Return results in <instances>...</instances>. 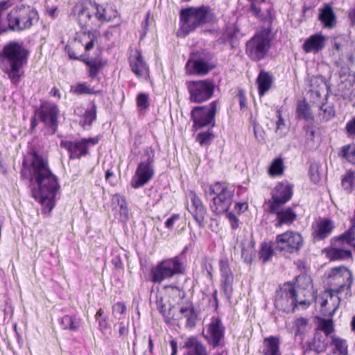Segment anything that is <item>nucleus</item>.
Returning <instances> with one entry per match:
<instances>
[{
	"label": "nucleus",
	"instance_id": "27",
	"mask_svg": "<svg viewBox=\"0 0 355 355\" xmlns=\"http://www.w3.org/2000/svg\"><path fill=\"white\" fill-rule=\"evenodd\" d=\"M274 80L272 74L264 70H261L257 78V83L258 85L259 95L263 96L271 87Z\"/></svg>",
	"mask_w": 355,
	"mask_h": 355
},
{
	"label": "nucleus",
	"instance_id": "15",
	"mask_svg": "<svg viewBox=\"0 0 355 355\" xmlns=\"http://www.w3.org/2000/svg\"><path fill=\"white\" fill-rule=\"evenodd\" d=\"M96 2L91 0H83L76 3L73 9L74 15L76 16L78 24L82 28L88 26L94 14Z\"/></svg>",
	"mask_w": 355,
	"mask_h": 355
},
{
	"label": "nucleus",
	"instance_id": "35",
	"mask_svg": "<svg viewBox=\"0 0 355 355\" xmlns=\"http://www.w3.org/2000/svg\"><path fill=\"white\" fill-rule=\"evenodd\" d=\"M296 114L299 119H304L307 121L313 119L309 105L304 100L297 103Z\"/></svg>",
	"mask_w": 355,
	"mask_h": 355
},
{
	"label": "nucleus",
	"instance_id": "3",
	"mask_svg": "<svg viewBox=\"0 0 355 355\" xmlns=\"http://www.w3.org/2000/svg\"><path fill=\"white\" fill-rule=\"evenodd\" d=\"M329 277L332 278L338 287L335 291L331 290L327 292L321 297V312L325 316H332L335 313L340 302L338 293L345 288L349 290L353 283L352 273L345 266L332 268Z\"/></svg>",
	"mask_w": 355,
	"mask_h": 355
},
{
	"label": "nucleus",
	"instance_id": "17",
	"mask_svg": "<svg viewBox=\"0 0 355 355\" xmlns=\"http://www.w3.org/2000/svg\"><path fill=\"white\" fill-rule=\"evenodd\" d=\"M225 327L219 318H213L208 325L206 334H203L208 344L214 348L220 345L224 338Z\"/></svg>",
	"mask_w": 355,
	"mask_h": 355
},
{
	"label": "nucleus",
	"instance_id": "44",
	"mask_svg": "<svg viewBox=\"0 0 355 355\" xmlns=\"http://www.w3.org/2000/svg\"><path fill=\"white\" fill-rule=\"evenodd\" d=\"M321 166L318 162H312L309 167V175L311 180L314 183L317 184L320 180V169Z\"/></svg>",
	"mask_w": 355,
	"mask_h": 355
},
{
	"label": "nucleus",
	"instance_id": "56",
	"mask_svg": "<svg viewBox=\"0 0 355 355\" xmlns=\"http://www.w3.org/2000/svg\"><path fill=\"white\" fill-rule=\"evenodd\" d=\"M96 6L94 8V15L96 18H97L99 21H109V19L105 16V9L103 8L99 4L96 3Z\"/></svg>",
	"mask_w": 355,
	"mask_h": 355
},
{
	"label": "nucleus",
	"instance_id": "41",
	"mask_svg": "<svg viewBox=\"0 0 355 355\" xmlns=\"http://www.w3.org/2000/svg\"><path fill=\"white\" fill-rule=\"evenodd\" d=\"M193 72L200 74H207L211 69L208 63L202 59H198L193 62Z\"/></svg>",
	"mask_w": 355,
	"mask_h": 355
},
{
	"label": "nucleus",
	"instance_id": "6",
	"mask_svg": "<svg viewBox=\"0 0 355 355\" xmlns=\"http://www.w3.org/2000/svg\"><path fill=\"white\" fill-rule=\"evenodd\" d=\"M234 189L219 182L210 185L207 195H216L212 198L210 209L216 215L227 213L232 204Z\"/></svg>",
	"mask_w": 355,
	"mask_h": 355
},
{
	"label": "nucleus",
	"instance_id": "43",
	"mask_svg": "<svg viewBox=\"0 0 355 355\" xmlns=\"http://www.w3.org/2000/svg\"><path fill=\"white\" fill-rule=\"evenodd\" d=\"M273 249L272 246L267 243L261 244V248L259 251V258L263 263L268 261L273 255Z\"/></svg>",
	"mask_w": 355,
	"mask_h": 355
},
{
	"label": "nucleus",
	"instance_id": "34",
	"mask_svg": "<svg viewBox=\"0 0 355 355\" xmlns=\"http://www.w3.org/2000/svg\"><path fill=\"white\" fill-rule=\"evenodd\" d=\"M80 320L75 315H66L60 320V324L63 329L77 331L80 327Z\"/></svg>",
	"mask_w": 355,
	"mask_h": 355
},
{
	"label": "nucleus",
	"instance_id": "39",
	"mask_svg": "<svg viewBox=\"0 0 355 355\" xmlns=\"http://www.w3.org/2000/svg\"><path fill=\"white\" fill-rule=\"evenodd\" d=\"M284 168L283 159L281 157H277L272 162L268 173L271 176H279L283 174Z\"/></svg>",
	"mask_w": 355,
	"mask_h": 355
},
{
	"label": "nucleus",
	"instance_id": "19",
	"mask_svg": "<svg viewBox=\"0 0 355 355\" xmlns=\"http://www.w3.org/2000/svg\"><path fill=\"white\" fill-rule=\"evenodd\" d=\"M272 199L268 201L269 205H284L293 196V186L287 184L278 183L272 191Z\"/></svg>",
	"mask_w": 355,
	"mask_h": 355
},
{
	"label": "nucleus",
	"instance_id": "59",
	"mask_svg": "<svg viewBox=\"0 0 355 355\" xmlns=\"http://www.w3.org/2000/svg\"><path fill=\"white\" fill-rule=\"evenodd\" d=\"M345 130L348 135L355 137V116L347 123Z\"/></svg>",
	"mask_w": 355,
	"mask_h": 355
},
{
	"label": "nucleus",
	"instance_id": "23",
	"mask_svg": "<svg viewBox=\"0 0 355 355\" xmlns=\"http://www.w3.org/2000/svg\"><path fill=\"white\" fill-rule=\"evenodd\" d=\"M330 342L331 337H328L322 331H315L312 341L309 344V347L311 350L319 354L327 349V347L330 345Z\"/></svg>",
	"mask_w": 355,
	"mask_h": 355
},
{
	"label": "nucleus",
	"instance_id": "36",
	"mask_svg": "<svg viewBox=\"0 0 355 355\" xmlns=\"http://www.w3.org/2000/svg\"><path fill=\"white\" fill-rule=\"evenodd\" d=\"M355 227H352L343 234L334 239L335 245H339L343 243H347L349 245H353V242L355 241Z\"/></svg>",
	"mask_w": 355,
	"mask_h": 355
},
{
	"label": "nucleus",
	"instance_id": "37",
	"mask_svg": "<svg viewBox=\"0 0 355 355\" xmlns=\"http://www.w3.org/2000/svg\"><path fill=\"white\" fill-rule=\"evenodd\" d=\"M341 184L347 193L352 192L355 189V171H347L342 178Z\"/></svg>",
	"mask_w": 355,
	"mask_h": 355
},
{
	"label": "nucleus",
	"instance_id": "40",
	"mask_svg": "<svg viewBox=\"0 0 355 355\" xmlns=\"http://www.w3.org/2000/svg\"><path fill=\"white\" fill-rule=\"evenodd\" d=\"M71 92L77 95L95 94L99 92L89 87L86 83H78L76 85L71 87Z\"/></svg>",
	"mask_w": 355,
	"mask_h": 355
},
{
	"label": "nucleus",
	"instance_id": "24",
	"mask_svg": "<svg viewBox=\"0 0 355 355\" xmlns=\"http://www.w3.org/2000/svg\"><path fill=\"white\" fill-rule=\"evenodd\" d=\"M318 19L325 28H332L336 23V15L329 4H324L320 8Z\"/></svg>",
	"mask_w": 355,
	"mask_h": 355
},
{
	"label": "nucleus",
	"instance_id": "16",
	"mask_svg": "<svg viewBox=\"0 0 355 355\" xmlns=\"http://www.w3.org/2000/svg\"><path fill=\"white\" fill-rule=\"evenodd\" d=\"M59 110L54 104H42L40 108L35 110V115H37L40 121L49 126L52 133H55L58 126V115Z\"/></svg>",
	"mask_w": 355,
	"mask_h": 355
},
{
	"label": "nucleus",
	"instance_id": "12",
	"mask_svg": "<svg viewBox=\"0 0 355 355\" xmlns=\"http://www.w3.org/2000/svg\"><path fill=\"white\" fill-rule=\"evenodd\" d=\"M275 243L279 252L297 253L303 245V239L298 232L287 231L276 236Z\"/></svg>",
	"mask_w": 355,
	"mask_h": 355
},
{
	"label": "nucleus",
	"instance_id": "14",
	"mask_svg": "<svg viewBox=\"0 0 355 355\" xmlns=\"http://www.w3.org/2000/svg\"><path fill=\"white\" fill-rule=\"evenodd\" d=\"M99 141L98 137L84 138L76 141H61L60 146L66 148L72 155H85L90 153V148Z\"/></svg>",
	"mask_w": 355,
	"mask_h": 355
},
{
	"label": "nucleus",
	"instance_id": "7",
	"mask_svg": "<svg viewBox=\"0 0 355 355\" xmlns=\"http://www.w3.org/2000/svg\"><path fill=\"white\" fill-rule=\"evenodd\" d=\"M185 268L180 256L164 259L150 270V278L153 283H161L164 279L176 275H184Z\"/></svg>",
	"mask_w": 355,
	"mask_h": 355
},
{
	"label": "nucleus",
	"instance_id": "46",
	"mask_svg": "<svg viewBox=\"0 0 355 355\" xmlns=\"http://www.w3.org/2000/svg\"><path fill=\"white\" fill-rule=\"evenodd\" d=\"M320 116H321L323 120L327 121L330 120L335 115L334 107L332 105H327L325 104H322L320 107Z\"/></svg>",
	"mask_w": 355,
	"mask_h": 355
},
{
	"label": "nucleus",
	"instance_id": "13",
	"mask_svg": "<svg viewBox=\"0 0 355 355\" xmlns=\"http://www.w3.org/2000/svg\"><path fill=\"white\" fill-rule=\"evenodd\" d=\"M155 173L153 157H148L146 160L141 162L138 164L131 180V187L134 189L142 187L153 179Z\"/></svg>",
	"mask_w": 355,
	"mask_h": 355
},
{
	"label": "nucleus",
	"instance_id": "22",
	"mask_svg": "<svg viewBox=\"0 0 355 355\" xmlns=\"http://www.w3.org/2000/svg\"><path fill=\"white\" fill-rule=\"evenodd\" d=\"M326 37L321 34H314L308 37L302 44V49L306 53H317L325 46Z\"/></svg>",
	"mask_w": 355,
	"mask_h": 355
},
{
	"label": "nucleus",
	"instance_id": "8",
	"mask_svg": "<svg viewBox=\"0 0 355 355\" xmlns=\"http://www.w3.org/2000/svg\"><path fill=\"white\" fill-rule=\"evenodd\" d=\"M270 30L256 33L245 45V53L253 61L263 59L270 48Z\"/></svg>",
	"mask_w": 355,
	"mask_h": 355
},
{
	"label": "nucleus",
	"instance_id": "26",
	"mask_svg": "<svg viewBox=\"0 0 355 355\" xmlns=\"http://www.w3.org/2000/svg\"><path fill=\"white\" fill-rule=\"evenodd\" d=\"M334 228V223L329 218H324L317 224V229L313 233L317 240H323L328 237Z\"/></svg>",
	"mask_w": 355,
	"mask_h": 355
},
{
	"label": "nucleus",
	"instance_id": "64",
	"mask_svg": "<svg viewBox=\"0 0 355 355\" xmlns=\"http://www.w3.org/2000/svg\"><path fill=\"white\" fill-rule=\"evenodd\" d=\"M248 207L246 202H236L234 206L235 210L239 213L244 212Z\"/></svg>",
	"mask_w": 355,
	"mask_h": 355
},
{
	"label": "nucleus",
	"instance_id": "32",
	"mask_svg": "<svg viewBox=\"0 0 355 355\" xmlns=\"http://www.w3.org/2000/svg\"><path fill=\"white\" fill-rule=\"evenodd\" d=\"M330 345L332 347V352L337 355H347L348 346L345 340L336 336H331Z\"/></svg>",
	"mask_w": 355,
	"mask_h": 355
},
{
	"label": "nucleus",
	"instance_id": "42",
	"mask_svg": "<svg viewBox=\"0 0 355 355\" xmlns=\"http://www.w3.org/2000/svg\"><path fill=\"white\" fill-rule=\"evenodd\" d=\"M254 254V250L252 243L249 244L247 248L243 243H241V257L246 263L250 264L252 263Z\"/></svg>",
	"mask_w": 355,
	"mask_h": 355
},
{
	"label": "nucleus",
	"instance_id": "5",
	"mask_svg": "<svg viewBox=\"0 0 355 355\" xmlns=\"http://www.w3.org/2000/svg\"><path fill=\"white\" fill-rule=\"evenodd\" d=\"M39 19L37 11L31 7L21 4L12 8L7 15L8 31L20 32L30 29Z\"/></svg>",
	"mask_w": 355,
	"mask_h": 355
},
{
	"label": "nucleus",
	"instance_id": "18",
	"mask_svg": "<svg viewBox=\"0 0 355 355\" xmlns=\"http://www.w3.org/2000/svg\"><path fill=\"white\" fill-rule=\"evenodd\" d=\"M281 206L269 205L268 207L269 213L277 216V223L275 224L276 227L283 225H290L297 218V214L292 207L281 208Z\"/></svg>",
	"mask_w": 355,
	"mask_h": 355
},
{
	"label": "nucleus",
	"instance_id": "51",
	"mask_svg": "<svg viewBox=\"0 0 355 355\" xmlns=\"http://www.w3.org/2000/svg\"><path fill=\"white\" fill-rule=\"evenodd\" d=\"M234 277H221V288L225 295L229 296L232 293V284Z\"/></svg>",
	"mask_w": 355,
	"mask_h": 355
},
{
	"label": "nucleus",
	"instance_id": "28",
	"mask_svg": "<svg viewBox=\"0 0 355 355\" xmlns=\"http://www.w3.org/2000/svg\"><path fill=\"white\" fill-rule=\"evenodd\" d=\"M130 65L132 72L138 77L143 76L148 72L147 65L139 52L137 53V55L135 58H130Z\"/></svg>",
	"mask_w": 355,
	"mask_h": 355
},
{
	"label": "nucleus",
	"instance_id": "33",
	"mask_svg": "<svg viewBox=\"0 0 355 355\" xmlns=\"http://www.w3.org/2000/svg\"><path fill=\"white\" fill-rule=\"evenodd\" d=\"M327 256L331 261L349 259L352 257L351 250H344L338 247L329 249L327 251Z\"/></svg>",
	"mask_w": 355,
	"mask_h": 355
},
{
	"label": "nucleus",
	"instance_id": "38",
	"mask_svg": "<svg viewBox=\"0 0 355 355\" xmlns=\"http://www.w3.org/2000/svg\"><path fill=\"white\" fill-rule=\"evenodd\" d=\"M250 12L254 16H255L257 18H258V19H259L261 20L268 21L270 23H271V21L272 20L271 9L270 8H268L267 9L268 16H265L262 13L261 8L257 5L255 1H252L251 2L250 7Z\"/></svg>",
	"mask_w": 355,
	"mask_h": 355
},
{
	"label": "nucleus",
	"instance_id": "50",
	"mask_svg": "<svg viewBox=\"0 0 355 355\" xmlns=\"http://www.w3.org/2000/svg\"><path fill=\"white\" fill-rule=\"evenodd\" d=\"M220 271L221 277H232L233 274L230 269L228 261L226 259H220L219 261Z\"/></svg>",
	"mask_w": 355,
	"mask_h": 355
},
{
	"label": "nucleus",
	"instance_id": "49",
	"mask_svg": "<svg viewBox=\"0 0 355 355\" xmlns=\"http://www.w3.org/2000/svg\"><path fill=\"white\" fill-rule=\"evenodd\" d=\"M316 331H323L328 337L334 331V325L331 320H323L321 321Z\"/></svg>",
	"mask_w": 355,
	"mask_h": 355
},
{
	"label": "nucleus",
	"instance_id": "11",
	"mask_svg": "<svg viewBox=\"0 0 355 355\" xmlns=\"http://www.w3.org/2000/svg\"><path fill=\"white\" fill-rule=\"evenodd\" d=\"M217 103L218 101H214L208 106H196L192 109L191 118L193 122V128L198 130L209 125H215Z\"/></svg>",
	"mask_w": 355,
	"mask_h": 355
},
{
	"label": "nucleus",
	"instance_id": "31",
	"mask_svg": "<svg viewBox=\"0 0 355 355\" xmlns=\"http://www.w3.org/2000/svg\"><path fill=\"white\" fill-rule=\"evenodd\" d=\"M180 312L187 319L185 326L188 329H193L196 324L197 313L191 304L189 306H182L180 308Z\"/></svg>",
	"mask_w": 355,
	"mask_h": 355
},
{
	"label": "nucleus",
	"instance_id": "2",
	"mask_svg": "<svg viewBox=\"0 0 355 355\" xmlns=\"http://www.w3.org/2000/svg\"><path fill=\"white\" fill-rule=\"evenodd\" d=\"M28 55L29 51L17 42H10L0 52V68L12 84L17 85L20 82L21 69L27 63Z\"/></svg>",
	"mask_w": 355,
	"mask_h": 355
},
{
	"label": "nucleus",
	"instance_id": "61",
	"mask_svg": "<svg viewBox=\"0 0 355 355\" xmlns=\"http://www.w3.org/2000/svg\"><path fill=\"white\" fill-rule=\"evenodd\" d=\"M98 323V329L101 331L103 332L109 327L107 316L96 320Z\"/></svg>",
	"mask_w": 355,
	"mask_h": 355
},
{
	"label": "nucleus",
	"instance_id": "25",
	"mask_svg": "<svg viewBox=\"0 0 355 355\" xmlns=\"http://www.w3.org/2000/svg\"><path fill=\"white\" fill-rule=\"evenodd\" d=\"M263 344V355H282L279 337L270 336L265 338Z\"/></svg>",
	"mask_w": 355,
	"mask_h": 355
},
{
	"label": "nucleus",
	"instance_id": "45",
	"mask_svg": "<svg viewBox=\"0 0 355 355\" xmlns=\"http://www.w3.org/2000/svg\"><path fill=\"white\" fill-rule=\"evenodd\" d=\"M85 125H91L94 121L96 119V105L92 103L91 109H87L83 115Z\"/></svg>",
	"mask_w": 355,
	"mask_h": 355
},
{
	"label": "nucleus",
	"instance_id": "30",
	"mask_svg": "<svg viewBox=\"0 0 355 355\" xmlns=\"http://www.w3.org/2000/svg\"><path fill=\"white\" fill-rule=\"evenodd\" d=\"M83 62L89 67V76L94 79L100 73L105 65V63L99 58H87L83 60Z\"/></svg>",
	"mask_w": 355,
	"mask_h": 355
},
{
	"label": "nucleus",
	"instance_id": "54",
	"mask_svg": "<svg viewBox=\"0 0 355 355\" xmlns=\"http://www.w3.org/2000/svg\"><path fill=\"white\" fill-rule=\"evenodd\" d=\"M137 105L142 109L146 110L149 107L148 96L144 93H140L137 97Z\"/></svg>",
	"mask_w": 355,
	"mask_h": 355
},
{
	"label": "nucleus",
	"instance_id": "47",
	"mask_svg": "<svg viewBox=\"0 0 355 355\" xmlns=\"http://www.w3.org/2000/svg\"><path fill=\"white\" fill-rule=\"evenodd\" d=\"M214 135L211 130H207L201 133H199L197 136L196 140L200 143L201 146H207L213 140Z\"/></svg>",
	"mask_w": 355,
	"mask_h": 355
},
{
	"label": "nucleus",
	"instance_id": "21",
	"mask_svg": "<svg viewBox=\"0 0 355 355\" xmlns=\"http://www.w3.org/2000/svg\"><path fill=\"white\" fill-rule=\"evenodd\" d=\"M189 198L191 201V208L189 209L195 220L200 227L204 226L206 209L202 205L200 198L193 191L189 193Z\"/></svg>",
	"mask_w": 355,
	"mask_h": 355
},
{
	"label": "nucleus",
	"instance_id": "48",
	"mask_svg": "<svg viewBox=\"0 0 355 355\" xmlns=\"http://www.w3.org/2000/svg\"><path fill=\"white\" fill-rule=\"evenodd\" d=\"M85 34L87 35V37L89 39V42H88L85 46V51H89L94 48V42L99 36L100 33L97 30H91L87 32H85Z\"/></svg>",
	"mask_w": 355,
	"mask_h": 355
},
{
	"label": "nucleus",
	"instance_id": "53",
	"mask_svg": "<svg viewBox=\"0 0 355 355\" xmlns=\"http://www.w3.org/2000/svg\"><path fill=\"white\" fill-rule=\"evenodd\" d=\"M345 40L343 37L339 36L334 37L331 40V45L334 51L333 53L335 54V51H336L337 53L341 52L343 51V46H345Z\"/></svg>",
	"mask_w": 355,
	"mask_h": 355
},
{
	"label": "nucleus",
	"instance_id": "62",
	"mask_svg": "<svg viewBox=\"0 0 355 355\" xmlns=\"http://www.w3.org/2000/svg\"><path fill=\"white\" fill-rule=\"evenodd\" d=\"M180 215L178 214H174L171 217L168 218L165 222V227L168 230H172L175 221L179 220Z\"/></svg>",
	"mask_w": 355,
	"mask_h": 355
},
{
	"label": "nucleus",
	"instance_id": "29",
	"mask_svg": "<svg viewBox=\"0 0 355 355\" xmlns=\"http://www.w3.org/2000/svg\"><path fill=\"white\" fill-rule=\"evenodd\" d=\"M239 29L234 24H230L227 26L225 32L221 36V40L224 42L229 43L232 48H236L238 44V35Z\"/></svg>",
	"mask_w": 355,
	"mask_h": 355
},
{
	"label": "nucleus",
	"instance_id": "63",
	"mask_svg": "<svg viewBox=\"0 0 355 355\" xmlns=\"http://www.w3.org/2000/svg\"><path fill=\"white\" fill-rule=\"evenodd\" d=\"M237 96L239 99V105L241 109H243L246 106V98L245 96V92L243 89H239Z\"/></svg>",
	"mask_w": 355,
	"mask_h": 355
},
{
	"label": "nucleus",
	"instance_id": "58",
	"mask_svg": "<svg viewBox=\"0 0 355 355\" xmlns=\"http://www.w3.org/2000/svg\"><path fill=\"white\" fill-rule=\"evenodd\" d=\"M156 305H157V309H158L159 313L164 317L167 318L168 315H167V312H166V305L164 303L163 300H162V297H160L159 299L158 298L157 299V300H156Z\"/></svg>",
	"mask_w": 355,
	"mask_h": 355
},
{
	"label": "nucleus",
	"instance_id": "52",
	"mask_svg": "<svg viewBox=\"0 0 355 355\" xmlns=\"http://www.w3.org/2000/svg\"><path fill=\"white\" fill-rule=\"evenodd\" d=\"M294 324L296 328L295 334H301L306 331L308 320L304 318H300L295 321Z\"/></svg>",
	"mask_w": 355,
	"mask_h": 355
},
{
	"label": "nucleus",
	"instance_id": "9",
	"mask_svg": "<svg viewBox=\"0 0 355 355\" xmlns=\"http://www.w3.org/2000/svg\"><path fill=\"white\" fill-rule=\"evenodd\" d=\"M215 86L214 80L211 79L188 82L190 102L202 103L209 100L214 95Z\"/></svg>",
	"mask_w": 355,
	"mask_h": 355
},
{
	"label": "nucleus",
	"instance_id": "57",
	"mask_svg": "<svg viewBox=\"0 0 355 355\" xmlns=\"http://www.w3.org/2000/svg\"><path fill=\"white\" fill-rule=\"evenodd\" d=\"M339 155H355V144H351L344 146Z\"/></svg>",
	"mask_w": 355,
	"mask_h": 355
},
{
	"label": "nucleus",
	"instance_id": "20",
	"mask_svg": "<svg viewBox=\"0 0 355 355\" xmlns=\"http://www.w3.org/2000/svg\"><path fill=\"white\" fill-rule=\"evenodd\" d=\"M180 348L185 350L183 355H209L206 346L195 336L186 338Z\"/></svg>",
	"mask_w": 355,
	"mask_h": 355
},
{
	"label": "nucleus",
	"instance_id": "55",
	"mask_svg": "<svg viewBox=\"0 0 355 355\" xmlns=\"http://www.w3.org/2000/svg\"><path fill=\"white\" fill-rule=\"evenodd\" d=\"M226 217L229 220L231 228L232 230H236L239 227L240 221L239 218L232 212H227Z\"/></svg>",
	"mask_w": 355,
	"mask_h": 355
},
{
	"label": "nucleus",
	"instance_id": "4",
	"mask_svg": "<svg viewBox=\"0 0 355 355\" xmlns=\"http://www.w3.org/2000/svg\"><path fill=\"white\" fill-rule=\"evenodd\" d=\"M180 18V31L185 37L198 27L214 21L215 15L209 6H201L182 9Z\"/></svg>",
	"mask_w": 355,
	"mask_h": 355
},
{
	"label": "nucleus",
	"instance_id": "10",
	"mask_svg": "<svg viewBox=\"0 0 355 355\" xmlns=\"http://www.w3.org/2000/svg\"><path fill=\"white\" fill-rule=\"evenodd\" d=\"M297 305V292L295 286L290 282L283 284L276 291L275 306L284 313L294 312Z\"/></svg>",
	"mask_w": 355,
	"mask_h": 355
},
{
	"label": "nucleus",
	"instance_id": "1",
	"mask_svg": "<svg viewBox=\"0 0 355 355\" xmlns=\"http://www.w3.org/2000/svg\"><path fill=\"white\" fill-rule=\"evenodd\" d=\"M22 178H29L35 184L32 196L42 206V213L49 214L55 206V196L60 187L58 179L53 173L44 157H24Z\"/></svg>",
	"mask_w": 355,
	"mask_h": 355
},
{
	"label": "nucleus",
	"instance_id": "60",
	"mask_svg": "<svg viewBox=\"0 0 355 355\" xmlns=\"http://www.w3.org/2000/svg\"><path fill=\"white\" fill-rule=\"evenodd\" d=\"M113 313L115 314H123L126 310V306L123 302H117L112 306Z\"/></svg>",
	"mask_w": 355,
	"mask_h": 355
}]
</instances>
